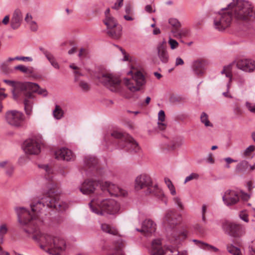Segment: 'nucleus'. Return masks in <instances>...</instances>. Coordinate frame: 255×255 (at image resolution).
Masks as SVG:
<instances>
[{
	"label": "nucleus",
	"instance_id": "nucleus-1",
	"mask_svg": "<svg viewBox=\"0 0 255 255\" xmlns=\"http://www.w3.org/2000/svg\"><path fill=\"white\" fill-rule=\"evenodd\" d=\"M30 207L32 214L24 207L14 208L19 228L27 235L33 234V239L40 244L41 249L46 247L50 254L59 255L66 248L65 241L59 237L40 233L39 231L40 221L38 216L39 213H44L46 215L45 212L47 209L64 211L68 207L67 204L59 200L54 190H50L35 203H31Z\"/></svg>",
	"mask_w": 255,
	"mask_h": 255
},
{
	"label": "nucleus",
	"instance_id": "nucleus-2",
	"mask_svg": "<svg viewBox=\"0 0 255 255\" xmlns=\"http://www.w3.org/2000/svg\"><path fill=\"white\" fill-rule=\"evenodd\" d=\"M105 140L116 144L118 148L125 149L130 152L136 153L140 150L138 144L129 134L126 133L114 130L105 137Z\"/></svg>",
	"mask_w": 255,
	"mask_h": 255
},
{
	"label": "nucleus",
	"instance_id": "nucleus-3",
	"mask_svg": "<svg viewBox=\"0 0 255 255\" xmlns=\"http://www.w3.org/2000/svg\"><path fill=\"white\" fill-rule=\"evenodd\" d=\"M135 189L136 190L144 189L146 195H151L165 203L167 202V199L162 190L158 187L157 185H153L151 177L147 174H142L136 178Z\"/></svg>",
	"mask_w": 255,
	"mask_h": 255
},
{
	"label": "nucleus",
	"instance_id": "nucleus-4",
	"mask_svg": "<svg viewBox=\"0 0 255 255\" xmlns=\"http://www.w3.org/2000/svg\"><path fill=\"white\" fill-rule=\"evenodd\" d=\"M22 100L24 105V109L26 115L30 116L32 114L33 99L35 98L34 93H37L45 97L48 95L46 89L40 88L38 84L26 82Z\"/></svg>",
	"mask_w": 255,
	"mask_h": 255
},
{
	"label": "nucleus",
	"instance_id": "nucleus-5",
	"mask_svg": "<svg viewBox=\"0 0 255 255\" xmlns=\"http://www.w3.org/2000/svg\"><path fill=\"white\" fill-rule=\"evenodd\" d=\"M89 205L93 212L101 215L105 213L114 214L119 210V205L116 201L103 199L101 196L94 198Z\"/></svg>",
	"mask_w": 255,
	"mask_h": 255
},
{
	"label": "nucleus",
	"instance_id": "nucleus-6",
	"mask_svg": "<svg viewBox=\"0 0 255 255\" xmlns=\"http://www.w3.org/2000/svg\"><path fill=\"white\" fill-rule=\"evenodd\" d=\"M228 8L234 9L235 17L238 20L247 22L255 19V11L248 1L233 0L228 4Z\"/></svg>",
	"mask_w": 255,
	"mask_h": 255
},
{
	"label": "nucleus",
	"instance_id": "nucleus-7",
	"mask_svg": "<svg viewBox=\"0 0 255 255\" xmlns=\"http://www.w3.org/2000/svg\"><path fill=\"white\" fill-rule=\"evenodd\" d=\"M100 185L103 191H107L111 195L116 196L119 188L109 182H101L100 180H85L80 188V191L84 194H90L94 192L96 188Z\"/></svg>",
	"mask_w": 255,
	"mask_h": 255
},
{
	"label": "nucleus",
	"instance_id": "nucleus-8",
	"mask_svg": "<svg viewBox=\"0 0 255 255\" xmlns=\"http://www.w3.org/2000/svg\"><path fill=\"white\" fill-rule=\"evenodd\" d=\"M228 6L223 8L221 11L216 14L214 17V27L219 31H223L228 28L232 22L233 14L229 11Z\"/></svg>",
	"mask_w": 255,
	"mask_h": 255
},
{
	"label": "nucleus",
	"instance_id": "nucleus-9",
	"mask_svg": "<svg viewBox=\"0 0 255 255\" xmlns=\"http://www.w3.org/2000/svg\"><path fill=\"white\" fill-rule=\"evenodd\" d=\"M84 169L90 176H101L104 173V169L99 164L98 159L87 156L84 159Z\"/></svg>",
	"mask_w": 255,
	"mask_h": 255
},
{
	"label": "nucleus",
	"instance_id": "nucleus-10",
	"mask_svg": "<svg viewBox=\"0 0 255 255\" xmlns=\"http://www.w3.org/2000/svg\"><path fill=\"white\" fill-rule=\"evenodd\" d=\"M99 81L110 90L117 92L120 89L121 80L118 77L110 73H104L98 77Z\"/></svg>",
	"mask_w": 255,
	"mask_h": 255
},
{
	"label": "nucleus",
	"instance_id": "nucleus-11",
	"mask_svg": "<svg viewBox=\"0 0 255 255\" xmlns=\"http://www.w3.org/2000/svg\"><path fill=\"white\" fill-rule=\"evenodd\" d=\"M3 82L12 87L11 92L13 99L16 101L22 100L26 82L4 79Z\"/></svg>",
	"mask_w": 255,
	"mask_h": 255
},
{
	"label": "nucleus",
	"instance_id": "nucleus-12",
	"mask_svg": "<svg viewBox=\"0 0 255 255\" xmlns=\"http://www.w3.org/2000/svg\"><path fill=\"white\" fill-rule=\"evenodd\" d=\"M5 119L9 125L16 128H20L22 126L25 116L21 112L11 110L7 111L5 113Z\"/></svg>",
	"mask_w": 255,
	"mask_h": 255
},
{
	"label": "nucleus",
	"instance_id": "nucleus-13",
	"mask_svg": "<svg viewBox=\"0 0 255 255\" xmlns=\"http://www.w3.org/2000/svg\"><path fill=\"white\" fill-rule=\"evenodd\" d=\"M132 78L136 83V86H134L133 83L131 84L130 80L128 78L124 79L125 84L128 87L130 91H138L140 90V86L144 83V76L140 71H137L132 76Z\"/></svg>",
	"mask_w": 255,
	"mask_h": 255
},
{
	"label": "nucleus",
	"instance_id": "nucleus-14",
	"mask_svg": "<svg viewBox=\"0 0 255 255\" xmlns=\"http://www.w3.org/2000/svg\"><path fill=\"white\" fill-rule=\"evenodd\" d=\"M23 148L27 154L37 155L40 152L39 143L34 139L26 140L23 144Z\"/></svg>",
	"mask_w": 255,
	"mask_h": 255
},
{
	"label": "nucleus",
	"instance_id": "nucleus-15",
	"mask_svg": "<svg viewBox=\"0 0 255 255\" xmlns=\"http://www.w3.org/2000/svg\"><path fill=\"white\" fill-rule=\"evenodd\" d=\"M223 230L230 236L239 237L241 236V227L236 224L225 222L222 225Z\"/></svg>",
	"mask_w": 255,
	"mask_h": 255
},
{
	"label": "nucleus",
	"instance_id": "nucleus-16",
	"mask_svg": "<svg viewBox=\"0 0 255 255\" xmlns=\"http://www.w3.org/2000/svg\"><path fill=\"white\" fill-rule=\"evenodd\" d=\"M236 66L244 71L252 72L255 70V61L251 59H239L236 62Z\"/></svg>",
	"mask_w": 255,
	"mask_h": 255
},
{
	"label": "nucleus",
	"instance_id": "nucleus-17",
	"mask_svg": "<svg viewBox=\"0 0 255 255\" xmlns=\"http://www.w3.org/2000/svg\"><path fill=\"white\" fill-rule=\"evenodd\" d=\"M240 200L239 195L237 192L228 190L223 196V201L227 206H231L236 204Z\"/></svg>",
	"mask_w": 255,
	"mask_h": 255
},
{
	"label": "nucleus",
	"instance_id": "nucleus-18",
	"mask_svg": "<svg viewBox=\"0 0 255 255\" xmlns=\"http://www.w3.org/2000/svg\"><path fill=\"white\" fill-rule=\"evenodd\" d=\"M180 216L177 217L174 212L169 211L165 215L163 224L165 227L173 229L180 222Z\"/></svg>",
	"mask_w": 255,
	"mask_h": 255
},
{
	"label": "nucleus",
	"instance_id": "nucleus-19",
	"mask_svg": "<svg viewBox=\"0 0 255 255\" xmlns=\"http://www.w3.org/2000/svg\"><path fill=\"white\" fill-rule=\"evenodd\" d=\"M157 56L163 63H167L169 60V55L166 49V41L165 39L159 42L157 46Z\"/></svg>",
	"mask_w": 255,
	"mask_h": 255
},
{
	"label": "nucleus",
	"instance_id": "nucleus-20",
	"mask_svg": "<svg viewBox=\"0 0 255 255\" xmlns=\"http://www.w3.org/2000/svg\"><path fill=\"white\" fill-rule=\"evenodd\" d=\"M207 64L208 62L205 60H197L192 64V70L197 76H202L205 72Z\"/></svg>",
	"mask_w": 255,
	"mask_h": 255
},
{
	"label": "nucleus",
	"instance_id": "nucleus-21",
	"mask_svg": "<svg viewBox=\"0 0 255 255\" xmlns=\"http://www.w3.org/2000/svg\"><path fill=\"white\" fill-rule=\"evenodd\" d=\"M156 230V225L151 220H145L142 224L141 229H136V231L143 233L147 236L154 233Z\"/></svg>",
	"mask_w": 255,
	"mask_h": 255
},
{
	"label": "nucleus",
	"instance_id": "nucleus-22",
	"mask_svg": "<svg viewBox=\"0 0 255 255\" xmlns=\"http://www.w3.org/2000/svg\"><path fill=\"white\" fill-rule=\"evenodd\" d=\"M188 235L187 231L184 228H180L173 231L171 234V241L174 242L175 244H180L185 240Z\"/></svg>",
	"mask_w": 255,
	"mask_h": 255
},
{
	"label": "nucleus",
	"instance_id": "nucleus-23",
	"mask_svg": "<svg viewBox=\"0 0 255 255\" xmlns=\"http://www.w3.org/2000/svg\"><path fill=\"white\" fill-rule=\"evenodd\" d=\"M55 158L58 160L70 161L74 159L72 151L67 148H62L55 151Z\"/></svg>",
	"mask_w": 255,
	"mask_h": 255
},
{
	"label": "nucleus",
	"instance_id": "nucleus-24",
	"mask_svg": "<svg viewBox=\"0 0 255 255\" xmlns=\"http://www.w3.org/2000/svg\"><path fill=\"white\" fill-rule=\"evenodd\" d=\"M23 20V15L21 11L19 9H16L10 20V26L13 29L19 28Z\"/></svg>",
	"mask_w": 255,
	"mask_h": 255
},
{
	"label": "nucleus",
	"instance_id": "nucleus-25",
	"mask_svg": "<svg viewBox=\"0 0 255 255\" xmlns=\"http://www.w3.org/2000/svg\"><path fill=\"white\" fill-rule=\"evenodd\" d=\"M151 255H164L165 252L161 247V241L159 239L154 240L152 242L151 250Z\"/></svg>",
	"mask_w": 255,
	"mask_h": 255
},
{
	"label": "nucleus",
	"instance_id": "nucleus-26",
	"mask_svg": "<svg viewBox=\"0 0 255 255\" xmlns=\"http://www.w3.org/2000/svg\"><path fill=\"white\" fill-rule=\"evenodd\" d=\"M122 26H119L115 28L108 29L107 33L112 38L118 39L122 35Z\"/></svg>",
	"mask_w": 255,
	"mask_h": 255
},
{
	"label": "nucleus",
	"instance_id": "nucleus-27",
	"mask_svg": "<svg viewBox=\"0 0 255 255\" xmlns=\"http://www.w3.org/2000/svg\"><path fill=\"white\" fill-rule=\"evenodd\" d=\"M183 143V140L181 138H177L171 141L167 145V149L169 150H175L176 148L181 146Z\"/></svg>",
	"mask_w": 255,
	"mask_h": 255
},
{
	"label": "nucleus",
	"instance_id": "nucleus-28",
	"mask_svg": "<svg viewBox=\"0 0 255 255\" xmlns=\"http://www.w3.org/2000/svg\"><path fill=\"white\" fill-rule=\"evenodd\" d=\"M102 230L106 233L111 235L117 236L119 235L118 231L114 227H111L110 225L103 223L101 225Z\"/></svg>",
	"mask_w": 255,
	"mask_h": 255
},
{
	"label": "nucleus",
	"instance_id": "nucleus-29",
	"mask_svg": "<svg viewBox=\"0 0 255 255\" xmlns=\"http://www.w3.org/2000/svg\"><path fill=\"white\" fill-rule=\"evenodd\" d=\"M103 22L104 24L107 26L108 29L115 28L119 26L118 24V22L112 16L105 18Z\"/></svg>",
	"mask_w": 255,
	"mask_h": 255
},
{
	"label": "nucleus",
	"instance_id": "nucleus-30",
	"mask_svg": "<svg viewBox=\"0 0 255 255\" xmlns=\"http://www.w3.org/2000/svg\"><path fill=\"white\" fill-rule=\"evenodd\" d=\"M249 167L248 161L242 160L239 162L236 167V171L240 173L246 171Z\"/></svg>",
	"mask_w": 255,
	"mask_h": 255
},
{
	"label": "nucleus",
	"instance_id": "nucleus-31",
	"mask_svg": "<svg viewBox=\"0 0 255 255\" xmlns=\"http://www.w3.org/2000/svg\"><path fill=\"white\" fill-rule=\"evenodd\" d=\"M192 241L194 242L196 245L200 244L201 246H199V247L202 248L204 250L207 249L209 250L210 249H212L215 252H217L219 250L218 249L215 247L210 245L207 243L202 242L200 241L194 239L192 240Z\"/></svg>",
	"mask_w": 255,
	"mask_h": 255
},
{
	"label": "nucleus",
	"instance_id": "nucleus-32",
	"mask_svg": "<svg viewBox=\"0 0 255 255\" xmlns=\"http://www.w3.org/2000/svg\"><path fill=\"white\" fill-rule=\"evenodd\" d=\"M172 33L174 34V36L176 38H181L186 37L188 34V30L185 29H180L178 28L176 30H172Z\"/></svg>",
	"mask_w": 255,
	"mask_h": 255
},
{
	"label": "nucleus",
	"instance_id": "nucleus-33",
	"mask_svg": "<svg viewBox=\"0 0 255 255\" xmlns=\"http://www.w3.org/2000/svg\"><path fill=\"white\" fill-rule=\"evenodd\" d=\"M227 250L229 253L233 255H242L240 248L234 246L232 244L227 245Z\"/></svg>",
	"mask_w": 255,
	"mask_h": 255
},
{
	"label": "nucleus",
	"instance_id": "nucleus-34",
	"mask_svg": "<svg viewBox=\"0 0 255 255\" xmlns=\"http://www.w3.org/2000/svg\"><path fill=\"white\" fill-rule=\"evenodd\" d=\"M0 71L5 75L9 74L12 72V69L8 66V64L5 61L0 65Z\"/></svg>",
	"mask_w": 255,
	"mask_h": 255
},
{
	"label": "nucleus",
	"instance_id": "nucleus-35",
	"mask_svg": "<svg viewBox=\"0 0 255 255\" xmlns=\"http://www.w3.org/2000/svg\"><path fill=\"white\" fill-rule=\"evenodd\" d=\"M39 167L43 168L45 171L46 173L45 175L46 178L49 180H51L52 177L50 176V174L52 173V168L47 164L40 165H39Z\"/></svg>",
	"mask_w": 255,
	"mask_h": 255
},
{
	"label": "nucleus",
	"instance_id": "nucleus-36",
	"mask_svg": "<svg viewBox=\"0 0 255 255\" xmlns=\"http://www.w3.org/2000/svg\"><path fill=\"white\" fill-rule=\"evenodd\" d=\"M200 120L202 123L204 124L206 127L213 126V124L210 122L208 120V116L206 113L203 112L200 117Z\"/></svg>",
	"mask_w": 255,
	"mask_h": 255
},
{
	"label": "nucleus",
	"instance_id": "nucleus-37",
	"mask_svg": "<svg viewBox=\"0 0 255 255\" xmlns=\"http://www.w3.org/2000/svg\"><path fill=\"white\" fill-rule=\"evenodd\" d=\"M63 111L58 105H56L55 110L53 112V114L56 119H60L63 116Z\"/></svg>",
	"mask_w": 255,
	"mask_h": 255
},
{
	"label": "nucleus",
	"instance_id": "nucleus-38",
	"mask_svg": "<svg viewBox=\"0 0 255 255\" xmlns=\"http://www.w3.org/2000/svg\"><path fill=\"white\" fill-rule=\"evenodd\" d=\"M14 69L19 70L25 74H31L32 73V70L31 69H29L23 65H19L15 66Z\"/></svg>",
	"mask_w": 255,
	"mask_h": 255
},
{
	"label": "nucleus",
	"instance_id": "nucleus-39",
	"mask_svg": "<svg viewBox=\"0 0 255 255\" xmlns=\"http://www.w3.org/2000/svg\"><path fill=\"white\" fill-rule=\"evenodd\" d=\"M231 70L232 65H229L227 66H224L223 69L221 72L222 74H225L227 77L230 78V82L232 79Z\"/></svg>",
	"mask_w": 255,
	"mask_h": 255
},
{
	"label": "nucleus",
	"instance_id": "nucleus-40",
	"mask_svg": "<svg viewBox=\"0 0 255 255\" xmlns=\"http://www.w3.org/2000/svg\"><path fill=\"white\" fill-rule=\"evenodd\" d=\"M169 23L173 27L172 30H176L181 27V23L176 18H170Z\"/></svg>",
	"mask_w": 255,
	"mask_h": 255
},
{
	"label": "nucleus",
	"instance_id": "nucleus-41",
	"mask_svg": "<svg viewBox=\"0 0 255 255\" xmlns=\"http://www.w3.org/2000/svg\"><path fill=\"white\" fill-rule=\"evenodd\" d=\"M78 85L79 87L82 90V91L84 92H87L89 91L90 89V86L89 85V84L84 81H80L79 82Z\"/></svg>",
	"mask_w": 255,
	"mask_h": 255
},
{
	"label": "nucleus",
	"instance_id": "nucleus-42",
	"mask_svg": "<svg viewBox=\"0 0 255 255\" xmlns=\"http://www.w3.org/2000/svg\"><path fill=\"white\" fill-rule=\"evenodd\" d=\"M39 49L43 53L49 62L55 58L54 56L49 51L45 50L43 47H39Z\"/></svg>",
	"mask_w": 255,
	"mask_h": 255
},
{
	"label": "nucleus",
	"instance_id": "nucleus-43",
	"mask_svg": "<svg viewBox=\"0 0 255 255\" xmlns=\"http://www.w3.org/2000/svg\"><path fill=\"white\" fill-rule=\"evenodd\" d=\"M164 180H165V183L166 184L168 188H169L171 195H175L176 194V190H175V187H174L173 184H172L171 181L168 178H165Z\"/></svg>",
	"mask_w": 255,
	"mask_h": 255
},
{
	"label": "nucleus",
	"instance_id": "nucleus-44",
	"mask_svg": "<svg viewBox=\"0 0 255 255\" xmlns=\"http://www.w3.org/2000/svg\"><path fill=\"white\" fill-rule=\"evenodd\" d=\"M255 150V146L253 145H250L247 147L244 152V155L245 156H250L251 153L254 151Z\"/></svg>",
	"mask_w": 255,
	"mask_h": 255
},
{
	"label": "nucleus",
	"instance_id": "nucleus-45",
	"mask_svg": "<svg viewBox=\"0 0 255 255\" xmlns=\"http://www.w3.org/2000/svg\"><path fill=\"white\" fill-rule=\"evenodd\" d=\"M168 43L170 46L171 49L172 50L176 49L179 45L178 42L176 40L170 37L169 39Z\"/></svg>",
	"mask_w": 255,
	"mask_h": 255
},
{
	"label": "nucleus",
	"instance_id": "nucleus-46",
	"mask_svg": "<svg viewBox=\"0 0 255 255\" xmlns=\"http://www.w3.org/2000/svg\"><path fill=\"white\" fill-rule=\"evenodd\" d=\"M172 255H187L185 252H179L176 249L174 248H168L167 249Z\"/></svg>",
	"mask_w": 255,
	"mask_h": 255
},
{
	"label": "nucleus",
	"instance_id": "nucleus-47",
	"mask_svg": "<svg viewBox=\"0 0 255 255\" xmlns=\"http://www.w3.org/2000/svg\"><path fill=\"white\" fill-rule=\"evenodd\" d=\"M125 247V243L122 240H118L115 244V248L117 250L122 251Z\"/></svg>",
	"mask_w": 255,
	"mask_h": 255
},
{
	"label": "nucleus",
	"instance_id": "nucleus-48",
	"mask_svg": "<svg viewBox=\"0 0 255 255\" xmlns=\"http://www.w3.org/2000/svg\"><path fill=\"white\" fill-rule=\"evenodd\" d=\"M199 177V175L197 173H192L190 175L187 176L185 179L184 183H186L191 180L194 179H198Z\"/></svg>",
	"mask_w": 255,
	"mask_h": 255
},
{
	"label": "nucleus",
	"instance_id": "nucleus-49",
	"mask_svg": "<svg viewBox=\"0 0 255 255\" xmlns=\"http://www.w3.org/2000/svg\"><path fill=\"white\" fill-rule=\"evenodd\" d=\"M8 231V229L5 224L0 226V236H4Z\"/></svg>",
	"mask_w": 255,
	"mask_h": 255
},
{
	"label": "nucleus",
	"instance_id": "nucleus-50",
	"mask_svg": "<svg viewBox=\"0 0 255 255\" xmlns=\"http://www.w3.org/2000/svg\"><path fill=\"white\" fill-rule=\"evenodd\" d=\"M31 31H36L38 29V25L35 21H30L28 24Z\"/></svg>",
	"mask_w": 255,
	"mask_h": 255
},
{
	"label": "nucleus",
	"instance_id": "nucleus-51",
	"mask_svg": "<svg viewBox=\"0 0 255 255\" xmlns=\"http://www.w3.org/2000/svg\"><path fill=\"white\" fill-rule=\"evenodd\" d=\"M115 46L118 47L120 51L122 52V54L124 55V58L123 59V60L124 61H127L128 60V55L127 54L126 51L123 49L121 47H120L119 46L117 45H115Z\"/></svg>",
	"mask_w": 255,
	"mask_h": 255
},
{
	"label": "nucleus",
	"instance_id": "nucleus-52",
	"mask_svg": "<svg viewBox=\"0 0 255 255\" xmlns=\"http://www.w3.org/2000/svg\"><path fill=\"white\" fill-rule=\"evenodd\" d=\"M249 248L250 255H255V240L252 242Z\"/></svg>",
	"mask_w": 255,
	"mask_h": 255
},
{
	"label": "nucleus",
	"instance_id": "nucleus-53",
	"mask_svg": "<svg viewBox=\"0 0 255 255\" xmlns=\"http://www.w3.org/2000/svg\"><path fill=\"white\" fill-rule=\"evenodd\" d=\"M14 168L11 165H8L5 171L6 174L8 176H11L13 172Z\"/></svg>",
	"mask_w": 255,
	"mask_h": 255
},
{
	"label": "nucleus",
	"instance_id": "nucleus-54",
	"mask_svg": "<svg viewBox=\"0 0 255 255\" xmlns=\"http://www.w3.org/2000/svg\"><path fill=\"white\" fill-rule=\"evenodd\" d=\"M240 218L246 222H249L248 215L244 211L241 212L240 214Z\"/></svg>",
	"mask_w": 255,
	"mask_h": 255
},
{
	"label": "nucleus",
	"instance_id": "nucleus-55",
	"mask_svg": "<svg viewBox=\"0 0 255 255\" xmlns=\"http://www.w3.org/2000/svg\"><path fill=\"white\" fill-rule=\"evenodd\" d=\"M195 230L201 234H203L205 233L204 228L199 224H197L195 225Z\"/></svg>",
	"mask_w": 255,
	"mask_h": 255
},
{
	"label": "nucleus",
	"instance_id": "nucleus-56",
	"mask_svg": "<svg viewBox=\"0 0 255 255\" xmlns=\"http://www.w3.org/2000/svg\"><path fill=\"white\" fill-rule=\"evenodd\" d=\"M246 105L251 112L255 113V105L252 106V104L248 102H246Z\"/></svg>",
	"mask_w": 255,
	"mask_h": 255
},
{
	"label": "nucleus",
	"instance_id": "nucleus-57",
	"mask_svg": "<svg viewBox=\"0 0 255 255\" xmlns=\"http://www.w3.org/2000/svg\"><path fill=\"white\" fill-rule=\"evenodd\" d=\"M158 120L163 122L165 120V113L163 110H160L158 113Z\"/></svg>",
	"mask_w": 255,
	"mask_h": 255
},
{
	"label": "nucleus",
	"instance_id": "nucleus-58",
	"mask_svg": "<svg viewBox=\"0 0 255 255\" xmlns=\"http://www.w3.org/2000/svg\"><path fill=\"white\" fill-rule=\"evenodd\" d=\"M234 113L236 115L240 116L242 115L243 111L239 107L236 106L234 109Z\"/></svg>",
	"mask_w": 255,
	"mask_h": 255
},
{
	"label": "nucleus",
	"instance_id": "nucleus-59",
	"mask_svg": "<svg viewBox=\"0 0 255 255\" xmlns=\"http://www.w3.org/2000/svg\"><path fill=\"white\" fill-rule=\"evenodd\" d=\"M15 59H16L17 60H27L28 61H32V58L30 57L16 56L15 57Z\"/></svg>",
	"mask_w": 255,
	"mask_h": 255
},
{
	"label": "nucleus",
	"instance_id": "nucleus-60",
	"mask_svg": "<svg viewBox=\"0 0 255 255\" xmlns=\"http://www.w3.org/2000/svg\"><path fill=\"white\" fill-rule=\"evenodd\" d=\"M238 83L240 86H244L246 83V79L244 77L240 76L238 79Z\"/></svg>",
	"mask_w": 255,
	"mask_h": 255
},
{
	"label": "nucleus",
	"instance_id": "nucleus-61",
	"mask_svg": "<svg viewBox=\"0 0 255 255\" xmlns=\"http://www.w3.org/2000/svg\"><path fill=\"white\" fill-rule=\"evenodd\" d=\"M242 193L241 198L244 201H247L250 199V196L247 193H245L243 191H241Z\"/></svg>",
	"mask_w": 255,
	"mask_h": 255
},
{
	"label": "nucleus",
	"instance_id": "nucleus-62",
	"mask_svg": "<svg viewBox=\"0 0 255 255\" xmlns=\"http://www.w3.org/2000/svg\"><path fill=\"white\" fill-rule=\"evenodd\" d=\"M174 201L175 203L178 206V207L179 208H180L181 209H182L183 208V205H182V202L179 198L175 197L174 198Z\"/></svg>",
	"mask_w": 255,
	"mask_h": 255
},
{
	"label": "nucleus",
	"instance_id": "nucleus-63",
	"mask_svg": "<svg viewBox=\"0 0 255 255\" xmlns=\"http://www.w3.org/2000/svg\"><path fill=\"white\" fill-rule=\"evenodd\" d=\"M49 62L50 63L51 65L55 69H59L60 67H59V64L56 62L55 58L54 59H53V60H51V61H50Z\"/></svg>",
	"mask_w": 255,
	"mask_h": 255
},
{
	"label": "nucleus",
	"instance_id": "nucleus-64",
	"mask_svg": "<svg viewBox=\"0 0 255 255\" xmlns=\"http://www.w3.org/2000/svg\"><path fill=\"white\" fill-rule=\"evenodd\" d=\"M184 64L183 60L180 57H177L175 61V66H178Z\"/></svg>",
	"mask_w": 255,
	"mask_h": 255
}]
</instances>
